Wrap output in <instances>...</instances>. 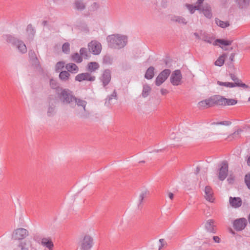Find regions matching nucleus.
I'll return each instance as SVG.
<instances>
[{
  "mask_svg": "<svg viewBox=\"0 0 250 250\" xmlns=\"http://www.w3.org/2000/svg\"><path fill=\"white\" fill-rule=\"evenodd\" d=\"M88 50L94 55H98L100 53L102 46L100 43L95 41H92L88 44Z\"/></svg>",
  "mask_w": 250,
  "mask_h": 250,
  "instance_id": "9",
  "label": "nucleus"
},
{
  "mask_svg": "<svg viewBox=\"0 0 250 250\" xmlns=\"http://www.w3.org/2000/svg\"><path fill=\"white\" fill-rule=\"evenodd\" d=\"M106 40L109 47L118 49L123 48L127 42V37L119 34L109 35Z\"/></svg>",
  "mask_w": 250,
  "mask_h": 250,
  "instance_id": "1",
  "label": "nucleus"
},
{
  "mask_svg": "<svg viewBox=\"0 0 250 250\" xmlns=\"http://www.w3.org/2000/svg\"><path fill=\"white\" fill-rule=\"evenodd\" d=\"M74 7L78 10L83 11L85 8L86 5L83 2V0H75Z\"/></svg>",
  "mask_w": 250,
  "mask_h": 250,
  "instance_id": "23",
  "label": "nucleus"
},
{
  "mask_svg": "<svg viewBox=\"0 0 250 250\" xmlns=\"http://www.w3.org/2000/svg\"><path fill=\"white\" fill-rule=\"evenodd\" d=\"M225 105H233L237 104V100L233 99H227L225 100Z\"/></svg>",
  "mask_w": 250,
  "mask_h": 250,
  "instance_id": "42",
  "label": "nucleus"
},
{
  "mask_svg": "<svg viewBox=\"0 0 250 250\" xmlns=\"http://www.w3.org/2000/svg\"><path fill=\"white\" fill-rule=\"evenodd\" d=\"M62 51L65 54H68L70 52V44L69 42H66L63 44Z\"/></svg>",
  "mask_w": 250,
  "mask_h": 250,
  "instance_id": "43",
  "label": "nucleus"
},
{
  "mask_svg": "<svg viewBox=\"0 0 250 250\" xmlns=\"http://www.w3.org/2000/svg\"><path fill=\"white\" fill-rule=\"evenodd\" d=\"M194 35L195 36L196 38L198 40L201 39L202 37L201 36H200L198 34V33L195 32L194 33Z\"/></svg>",
  "mask_w": 250,
  "mask_h": 250,
  "instance_id": "60",
  "label": "nucleus"
},
{
  "mask_svg": "<svg viewBox=\"0 0 250 250\" xmlns=\"http://www.w3.org/2000/svg\"><path fill=\"white\" fill-rule=\"evenodd\" d=\"M16 46H17L19 50L22 54L25 53L27 52L26 46L23 42H22V41L19 40Z\"/></svg>",
  "mask_w": 250,
  "mask_h": 250,
  "instance_id": "28",
  "label": "nucleus"
},
{
  "mask_svg": "<svg viewBox=\"0 0 250 250\" xmlns=\"http://www.w3.org/2000/svg\"><path fill=\"white\" fill-rule=\"evenodd\" d=\"M235 180V176L233 174H230L229 176L227 179L229 184H232Z\"/></svg>",
  "mask_w": 250,
  "mask_h": 250,
  "instance_id": "53",
  "label": "nucleus"
},
{
  "mask_svg": "<svg viewBox=\"0 0 250 250\" xmlns=\"http://www.w3.org/2000/svg\"><path fill=\"white\" fill-rule=\"evenodd\" d=\"M28 235V231L23 228H19L15 229L12 235V238L15 240H21Z\"/></svg>",
  "mask_w": 250,
  "mask_h": 250,
  "instance_id": "4",
  "label": "nucleus"
},
{
  "mask_svg": "<svg viewBox=\"0 0 250 250\" xmlns=\"http://www.w3.org/2000/svg\"><path fill=\"white\" fill-rule=\"evenodd\" d=\"M201 39L207 42L211 43L212 42L213 38L210 37L209 35L207 33L201 34Z\"/></svg>",
  "mask_w": 250,
  "mask_h": 250,
  "instance_id": "40",
  "label": "nucleus"
},
{
  "mask_svg": "<svg viewBox=\"0 0 250 250\" xmlns=\"http://www.w3.org/2000/svg\"><path fill=\"white\" fill-rule=\"evenodd\" d=\"M247 164L250 167V156L247 159Z\"/></svg>",
  "mask_w": 250,
  "mask_h": 250,
  "instance_id": "64",
  "label": "nucleus"
},
{
  "mask_svg": "<svg viewBox=\"0 0 250 250\" xmlns=\"http://www.w3.org/2000/svg\"><path fill=\"white\" fill-rule=\"evenodd\" d=\"M50 86L52 89H55L57 93L61 91V88L60 87L59 83L53 78L50 79Z\"/></svg>",
  "mask_w": 250,
  "mask_h": 250,
  "instance_id": "30",
  "label": "nucleus"
},
{
  "mask_svg": "<svg viewBox=\"0 0 250 250\" xmlns=\"http://www.w3.org/2000/svg\"><path fill=\"white\" fill-rule=\"evenodd\" d=\"M171 73V71L169 69H166L163 70L155 80V84L157 86L161 85L168 78Z\"/></svg>",
  "mask_w": 250,
  "mask_h": 250,
  "instance_id": "6",
  "label": "nucleus"
},
{
  "mask_svg": "<svg viewBox=\"0 0 250 250\" xmlns=\"http://www.w3.org/2000/svg\"><path fill=\"white\" fill-rule=\"evenodd\" d=\"M72 60L76 63H81L83 62L82 56L81 54L77 52L74 53L71 55Z\"/></svg>",
  "mask_w": 250,
  "mask_h": 250,
  "instance_id": "35",
  "label": "nucleus"
},
{
  "mask_svg": "<svg viewBox=\"0 0 250 250\" xmlns=\"http://www.w3.org/2000/svg\"><path fill=\"white\" fill-rule=\"evenodd\" d=\"M170 20L173 22H177L180 24L186 25L188 23L186 19L182 16L174 15L171 17Z\"/></svg>",
  "mask_w": 250,
  "mask_h": 250,
  "instance_id": "18",
  "label": "nucleus"
},
{
  "mask_svg": "<svg viewBox=\"0 0 250 250\" xmlns=\"http://www.w3.org/2000/svg\"><path fill=\"white\" fill-rule=\"evenodd\" d=\"M19 246L22 250H28L29 248L31 247V243L30 241L21 242Z\"/></svg>",
  "mask_w": 250,
  "mask_h": 250,
  "instance_id": "39",
  "label": "nucleus"
},
{
  "mask_svg": "<svg viewBox=\"0 0 250 250\" xmlns=\"http://www.w3.org/2000/svg\"><path fill=\"white\" fill-rule=\"evenodd\" d=\"M229 76L231 78V79H232V81H233L234 82V83H243L242 82V81L240 80H239V79L233 74L232 73H230L229 74Z\"/></svg>",
  "mask_w": 250,
  "mask_h": 250,
  "instance_id": "50",
  "label": "nucleus"
},
{
  "mask_svg": "<svg viewBox=\"0 0 250 250\" xmlns=\"http://www.w3.org/2000/svg\"><path fill=\"white\" fill-rule=\"evenodd\" d=\"M74 101H75L76 103L78 106H82L84 111H85V106L87 104V102L85 101L81 100L80 99H78L77 98H76L75 99H74Z\"/></svg>",
  "mask_w": 250,
  "mask_h": 250,
  "instance_id": "41",
  "label": "nucleus"
},
{
  "mask_svg": "<svg viewBox=\"0 0 250 250\" xmlns=\"http://www.w3.org/2000/svg\"><path fill=\"white\" fill-rule=\"evenodd\" d=\"M202 4H197V5L193 6L195 10L202 11Z\"/></svg>",
  "mask_w": 250,
  "mask_h": 250,
  "instance_id": "58",
  "label": "nucleus"
},
{
  "mask_svg": "<svg viewBox=\"0 0 250 250\" xmlns=\"http://www.w3.org/2000/svg\"><path fill=\"white\" fill-rule=\"evenodd\" d=\"M206 229L210 232L215 233L216 229H214V221L213 220H208L205 225Z\"/></svg>",
  "mask_w": 250,
  "mask_h": 250,
  "instance_id": "22",
  "label": "nucleus"
},
{
  "mask_svg": "<svg viewBox=\"0 0 250 250\" xmlns=\"http://www.w3.org/2000/svg\"><path fill=\"white\" fill-rule=\"evenodd\" d=\"M205 198L209 202H213L214 198L213 197L212 189L209 186H206L205 188Z\"/></svg>",
  "mask_w": 250,
  "mask_h": 250,
  "instance_id": "16",
  "label": "nucleus"
},
{
  "mask_svg": "<svg viewBox=\"0 0 250 250\" xmlns=\"http://www.w3.org/2000/svg\"><path fill=\"white\" fill-rule=\"evenodd\" d=\"M213 240L215 243H219L221 242V239L217 236H213Z\"/></svg>",
  "mask_w": 250,
  "mask_h": 250,
  "instance_id": "57",
  "label": "nucleus"
},
{
  "mask_svg": "<svg viewBox=\"0 0 250 250\" xmlns=\"http://www.w3.org/2000/svg\"><path fill=\"white\" fill-rule=\"evenodd\" d=\"M75 81L79 82L83 81H87L90 82H93L95 80L96 77L93 76L89 72L80 73L75 77Z\"/></svg>",
  "mask_w": 250,
  "mask_h": 250,
  "instance_id": "11",
  "label": "nucleus"
},
{
  "mask_svg": "<svg viewBox=\"0 0 250 250\" xmlns=\"http://www.w3.org/2000/svg\"><path fill=\"white\" fill-rule=\"evenodd\" d=\"M65 68L67 70L68 72L72 73H76L79 71L78 66L74 63H67L65 66Z\"/></svg>",
  "mask_w": 250,
  "mask_h": 250,
  "instance_id": "20",
  "label": "nucleus"
},
{
  "mask_svg": "<svg viewBox=\"0 0 250 250\" xmlns=\"http://www.w3.org/2000/svg\"><path fill=\"white\" fill-rule=\"evenodd\" d=\"M248 224L247 220L245 218H241L235 219L233 223V227L236 231L243 230Z\"/></svg>",
  "mask_w": 250,
  "mask_h": 250,
  "instance_id": "8",
  "label": "nucleus"
},
{
  "mask_svg": "<svg viewBox=\"0 0 250 250\" xmlns=\"http://www.w3.org/2000/svg\"><path fill=\"white\" fill-rule=\"evenodd\" d=\"M89 50H88L87 48L84 47H82L80 50V53L82 56L83 59V58L85 60L88 59L91 56Z\"/></svg>",
  "mask_w": 250,
  "mask_h": 250,
  "instance_id": "27",
  "label": "nucleus"
},
{
  "mask_svg": "<svg viewBox=\"0 0 250 250\" xmlns=\"http://www.w3.org/2000/svg\"><path fill=\"white\" fill-rule=\"evenodd\" d=\"M182 79V75L180 70L177 69L174 71L170 78L171 83L175 86L180 85L181 84V80Z\"/></svg>",
  "mask_w": 250,
  "mask_h": 250,
  "instance_id": "7",
  "label": "nucleus"
},
{
  "mask_svg": "<svg viewBox=\"0 0 250 250\" xmlns=\"http://www.w3.org/2000/svg\"><path fill=\"white\" fill-rule=\"evenodd\" d=\"M64 63L62 62H58L55 65V70L57 72L62 69L64 67Z\"/></svg>",
  "mask_w": 250,
  "mask_h": 250,
  "instance_id": "49",
  "label": "nucleus"
},
{
  "mask_svg": "<svg viewBox=\"0 0 250 250\" xmlns=\"http://www.w3.org/2000/svg\"><path fill=\"white\" fill-rule=\"evenodd\" d=\"M232 42V41L217 39L213 43V45H216L217 44V43H219L225 46H229L231 44Z\"/></svg>",
  "mask_w": 250,
  "mask_h": 250,
  "instance_id": "29",
  "label": "nucleus"
},
{
  "mask_svg": "<svg viewBox=\"0 0 250 250\" xmlns=\"http://www.w3.org/2000/svg\"><path fill=\"white\" fill-rule=\"evenodd\" d=\"M244 180L248 188L250 189V173L246 174Z\"/></svg>",
  "mask_w": 250,
  "mask_h": 250,
  "instance_id": "48",
  "label": "nucleus"
},
{
  "mask_svg": "<svg viewBox=\"0 0 250 250\" xmlns=\"http://www.w3.org/2000/svg\"><path fill=\"white\" fill-rule=\"evenodd\" d=\"M220 166L219 169L218 179L220 181H223L228 175L229 164L227 161H223Z\"/></svg>",
  "mask_w": 250,
  "mask_h": 250,
  "instance_id": "3",
  "label": "nucleus"
},
{
  "mask_svg": "<svg viewBox=\"0 0 250 250\" xmlns=\"http://www.w3.org/2000/svg\"><path fill=\"white\" fill-rule=\"evenodd\" d=\"M26 31L32 36H34L36 32L31 24H29L27 25Z\"/></svg>",
  "mask_w": 250,
  "mask_h": 250,
  "instance_id": "47",
  "label": "nucleus"
},
{
  "mask_svg": "<svg viewBox=\"0 0 250 250\" xmlns=\"http://www.w3.org/2000/svg\"><path fill=\"white\" fill-rule=\"evenodd\" d=\"M99 8V4L97 2H93L91 5V10L94 11L97 10Z\"/></svg>",
  "mask_w": 250,
  "mask_h": 250,
  "instance_id": "52",
  "label": "nucleus"
},
{
  "mask_svg": "<svg viewBox=\"0 0 250 250\" xmlns=\"http://www.w3.org/2000/svg\"><path fill=\"white\" fill-rule=\"evenodd\" d=\"M2 38L5 40L7 42L11 43L14 45H17V43L19 40L10 35H4L2 36Z\"/></svg>",
  "mask_w": 250,
  "mask_h": 250,
  "instance_id": "19",
  "label": "nucleus"
},
{
  "mask_svg": "<svg viewBox=\"0 0 250 250\" xmlns=\"http://www.w3.org/2000/svg\"><path fill=\"white\" fill-rule=\"evenodd\" d=\"M186 6L188 8V9L189 10L190 13L191 14H193L195 12L194 8H193V5L190 4H186Z\"/></svg>",
  "mask_w": 250,
  "mask_h": 250,
  "instance_id": "54",
  "label": "nucleus"
},
{
  "mask_svg": "<svg viewBox=\"0 0 250 250\" xmlns=\"http://www.w3.org/2000/svg\"><path fill=\"white\" fill-rule=\"evenodd\" d=\"M41 243L42 245L45 246L46 248H48L49 250H53L54 244L51 239L45 238H42Z\"/></svg>",
  "mask_w": 250,
  "mask_h": 250,
  "instance_id": "21",
  "label": "nucleus"
},
{
  "mask_svg": "<svg viewBox=\"0 0 250 250\" xmlns=\"http://www.w3.org/2000/svg\"><path fill=\"white\" fill-rule=\"evenodd\" d=\"M70 74L67 71H62L59 74V78L63 81H66L69 79Z\"/></svg>",
  "mask_w": 250,
  "mask_h": 250,
  "instance_id": "37",
  "label": "nucleus"
},
{
  "mask_svg": "<svg viewBox=\"0 0 250 250\" xmlns=\"http://www.w3.org/2000/svg\"><path fill=\"white\" fill-rule=\"evenodd\" d=\"M204 0H198L197 1V4H202Z\"/></svg>",
  "mask_w": 250,
  "mask_h": 250,
  "instance_id": "63",
  "label": "nucleus"
},
{
  "mask_svg": "<svg viewBox=\"0 0 250 250\" xmlns=\"http://www.w3.org/2000/svg\"><path fill=\"white\" fill-rule=\"evenodd\" d=\"M215 21L216 24L222 28H224L229 26V23L228 21H224L218 18H216Z\"/></svg>",
  "mask_w": 250,
  "mask_h": 250,
  "instance_id": "38",
  "label": "nucleus"
},
{
  "mask_svg": "<svg viewBox=\"0 0 250 250\" xmlns=\"http://www.w3.org/2000/svg\"><path fill=\"white\" fill-rule=\"evenodd\" d=\"M57 94L59 99L64 104H69L76 99L72 94V91L67 88H61V92H58Z\"/></svg>",
  "mask_w": 250,
  "mask_h": 250,
  "instance_id": "2",
  "label": "nucleus"
},
{
  "mask_svg": "<svg viewBox=\"0 0 250 250\" xmlns=\"http://www.w3.org/2000/svg\"><path fill=\"white\" fill-rule=\"evenodd\" d=\"M202 11L204 16L208 19H211L212 17V13L211 12V8L210 6L206 4L202 7Z\"/></svg>",
  "mask_w": 250,
  "mask_h": 250,
  "instance_id": "15",
  "label": "nucleus"
},
{
  "mask_svg": "<svg viewBox=\"0 0 250 250\" xmlns=\"http://www.w3.org/2000/svg\"><path fill=\"white\" fill-rule=\"evenodd\" d=\"M113 58L109 54L105 55L103 58V63L106 65L111 64L113 62Z\"/></svg>",
  "mask_w": 250,
  "mask_h": 250,
  "instance_id": "32",
  "label": "nucleus"
},
{
  "mask_svg": "<svg viewBox=\"0 0 250 250\" xmlns=\"http://www.w3.org/2000/svg\"><path fill=\"white\" fill-rule=\"evenodd\" d=\"M100 67L99 63L97 62H91L88 63L86 67V70L89 73L96 71Z\"/></svg>",
  "mask_w": 250,
  "mask_h": 250,
  "instance_id": "14",
  "label": "nucleus"
},
{
  "mask_svg": "<svg viewBox=\"0 0 250 250\" xmlns=\"http://www.w3.org/2000/svg\"><path fill=\"white\" fill-rule=\"evenodd\" d=\"M148 194V192L147 191H144L141 193L139 197V204L138 205L139 208L141 207V204L143 202L144 198L146 197L147 195Z\"/></svg>",
  "mask_w": 250,
  "mask_h": 250,
  "instance_id": "45",
  "label": "nucleus"
},
{
  "mask_svg": "<svg viewBox=\"0 0 250 250\" xmlns=\"http://www.w3.org/2000/svg\"><path fill=\"white\" fill-rule=\"evenodd\" d=\"M234 56H235V53H231L230 54V56L229 57V60L230 61V63L229 64V65L230 66V67H234V65L232 63V62L234 61Z\"/></svg>",
  "mask_w": 250,
  "mask_h": 250,
  "instance_id": "55",
  "label": "nucleus"
},
{
  "mask_svg": "<svg viewBox=\"0 0 250 250\" xmlns=\"http://www.w3.org/2000/svg\"><path fill=\"white\" fill-rule=\"evenodd\" d=\"M93 245V238L90 236L86 235L82 241L81 249L82 250H90Z\"/></svg>",
  "mask_w": 250,
  "mask_h": 250,
  "instance_id": "10",
  "label": "nucleus"
},
{
  "mask_svg": "<svg viewBox=\"0 0 250 250\" xmlns=\"http://www.w3.org/2000/svg\"><path fill=\"white\" fill-rule=\"evenodd\" d=\"M111 80V70L109 69H105L100 77V80L102 83L103 87L106 88V86L110 83Z\"/></svg>",
  "mask_w": 250,
  "mask_h": 250,
  "instance_id": "5",
  "label": "nucleus"
},
{
  "mask_svg": "<svg viewBox=\"0 0 250 250\" xmlns=\"http://www.w3.org/2000/svg\"><path fill=\"white\" fill-rule=\"evenodd\" d=\"M231 124V122L229 121H224L221 122H213L211 123L212 125H229Z\"/></svg>",
  "mask_w": 250,
  "mask_h": 250,
  "instance_id": "46",
  "label": "nucleus"
},
{
  "mask_svg": "<svg viewBox=\"0 0 250 250\" xmlns=\"http://www.w3.org/2000/svg\"><path fill=\"white\" fill-rule=\"evenodd\" d=\"M154 70L155 68L153 66L148 67L145 75V78L148 80L152 79L154 75Z\"/></svg>",
  "mask_w": 250,
  "mask_h": 250,
  "instance_id": "25",
  "label": "nucleus"
},
{
  "mask_svg": "<svg viewBox=\"0 0 250 250\" xmlns=\"http://www.w3.org/2000/svg\"><path fill=\"white\" fill-rule=\"evenodd\" d=\"M198 104H199V106L200 107H202V108H207V107H208L207 99L205 100H203V101L200 102L198 103Z\"/></svg>",
  "mask_w": 250,
  "mask_h": 250,
  "instance_id": "51",
  "label": "nucleus"
},
{
  "mask_svg": "<svg viewBox=\"0 0 250 250\" xmlns=\"http://www.w3.org/2000/svg\"><path fill=\"white\" fill-rule=\"evenodd\" d=\"M227 57V54L225 53L221 55L215 62L214 64L218 66H222L225 62V58Z\"/></svg>",
  "mask_w": 250,
  "mask_h": 250,
  "instance_id": "31",
  "label": "nucleus"
},
{
  "mask_svg": "<svg viewBox=\"0 0 250 250\" xmlns=\"http://www.w3.org/2000/svg\"><path fill=\"white\" fill-rule=\"evenodd\" d=\"M117 92H116V90L115 89H114L112 94H111L110 95H109L106 99L105 104L107 105H110L111 104L110 101L113 98L117 100Z\"/></svg>",
  "mask_w": 250,
  "mask_h": 250,
  "instance_id": "36",
  "label": "nucleus"
},
{
  "mask_svg": "<svg viewBox=\"0 0 250 250\" xmlns=\"http://www.w3.org/2000/svg\"><path fill=\"white\" fill-rule=\"evenodd\" d=\"M29 57L30 61L32 62L33 64L36 66L40 64V62L37 57V55L34 50H30L29 51Z\"/></svg>",
  "mask_w": 250,
  "mask_h": 250,
  "instance_id": "17",
  "label": "nucleus"
},
{
  "mask_svg": "<svg viewBox=\"0 0 250 250\" xmlns=\"http://www.w3.org/2000/svg\"><path fill=\"white\" fill-rule=\"evenodd\" d=\"M236 3L239 8H246L250 4V0H236Z\"/></svg>",
  "mask_w": 250,
  "mask_h": 250,
  "instance_id": "26",
  "label": "nucleus"
},
{
  "mask_svg": "<svg viewBox=\"0 0 250 250\" xmlns=\"http://www.w3.org/2000/svg\"><path fill=\"white\" fill-rule=\"evenodd\" d=\"M217 84L220 86H224L229 87H234L235 86H239L243 88H247L249 86L244 83H229V82H222L221 81H217Z\"/></svg>",
  "mask_w": 250,
  "mask_h": 250,
  "instance_id": "12",
  "label": "nucleus"
},
{
  "mask_svg": "<svg viewBox=\"0 0 250 250\" xmlns=\"http://www.w3.org/2000/svg\"><path fill=\"white\" fill-rule=\"evenodd\" d=\"M151 87L147 84H145L143 85V89L142 93V96L144 98L147 97L151 91Z\"/></svg>",
  "mask_w": 250,
  "mask_h": 250,
  "instance_id": "34",
  "label": "nucleus"
},
{
  "mask_svg": "<svg viewBox=\"0 0 250 250\" xmlns=\"http://www.w3.org/2000/svg\"><path fill=\"white\" fill-rule=\"evenodd\" d=\"M168 91L167 89H164V88H162L161 89V93L162 95H166L167 94V93H168Z\"/></svg>",
  "mask_w": 250,
  "mask_h": 250,
  "instance_id": "59",
  "label": "nucleus"
},
{
  "mask_svg": "<svg viewBox=\"0 0 250 250\" xmlns=\"http://www.w3.org/2000/svg\"><path fill=\"white\" fill-rule=\"evenodd\" d=\"M239 134V130H237V131H235L233 133L229 135L228 138V139H230L229 140H232V139L234 138V136H235L236 135H238Z\"/></svg>",
  "mask_w": 250,
  "mask_h": 250,
  "instance_id": "56",
  "label": "nucleus"
},
{
  "mask_svg": "<svg viewBox=\"0 0 250 250\" xmlns=\"http://www.w3.org/2000/svg\"><path fill=\"white\" fill-rule=\"evenodd\" d=\"M208 107H212L215 105L214 96L207 99Z\"/></svg>",
  "mask_w": 250,
  "mask_h": 250,
  "instance_id": "44",
  "label": "nucleus"
},
{
  "mask_svg": "<svg viewBox=\"0 0 250 250\" xmlns=\"http://www.w3.org/2000/svg\"><path fill=\"white\" fill-rule=\"evenodd\" d=\"M229 202L230 206L234 208L240 207L242 204V199L240 197H230L229 198Z\"/></svg>",
  "mask_w": 250,
  "mask_h": 250,
  "instance_id": "13",
  "label": "nucleus"
},
{
  "mask_svg": "<svg viewBox=\"0 0 250 250\" xmlns=\"http://www.w3.org/2000/svg\"><path fill=\"white\" fill-rule=\"evenodd\" d=\"M214 102L215 103V105H225V98L219 95H216L214 96Z\"/></svg>",
  "mask_w": 250,
  "mask_h": 250,
  "instance_id": "24",
  "label": "nucleus"
},
{
  "mask_svg": "<svg viewBox=\"0 0 250 250\" xmlns=\"http://www.w3.org/2000/svg\"><path fill=\"white\" fill-rule=\"evenodd\" d=\"M200 171V168L199 167H197L196 168L195 173L196 174H197Z\"/></svg>",
  "mask_w": 250,
  "mask_h": 250,
  "instance_id": "62",
  "label": "nucleus"
},
{
  "mask_svg": "<svg viewBox=\"0 0 250 250\" xmlns=\"http://www.w3.org/2000/svg\"><path fill=\"white\" fill-rule=\"evenodd\" d=\"M168 197L171 200H172L174 197V194L171 192H169L168 193Z\"/></svg>",
  "mask_w": 250,
  "mask_h": 250,
  "instance_id": "61",
  "label": "nucleus"
},
{
  "mask_svg": "<svg viewBox=\"0 0 250 250\" xmlns=\"http://www.w3.org/2000/svg\"><path fill=\"white\" fill-rule=\"evenodd\" d=\"M55 105L53 103L50 104V102L49 101V104L47 112V116L49 117H52L55 114Z\"/></svg>",
  "mask_w": 250,
  "mask_h": 250,
  "instance_id": "33",
  "label": "nucleus"
}]
</instances>
